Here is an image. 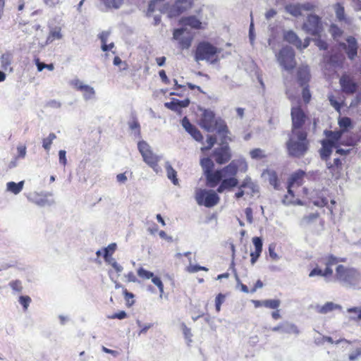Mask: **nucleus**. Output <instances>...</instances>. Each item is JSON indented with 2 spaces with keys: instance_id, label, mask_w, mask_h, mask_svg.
Segmentation results:
<instances>
[{
  "instance_id": "nucleus-35",
  "label": "nucleus",
  "mask_w": 361,
  "mask_h": 361,
  "mask_svg": "<svg viewBox=\"0 0 361 361\" xmlns=\"http://www.w3.org/2000/svg\"><path fill=\"white\" fill-rule=\"evenodd\" d=\"M286 10L288 13L295 17H298L302 14L301 4H288L286 6Z\"/></svg>"
},
{
  "instance_id": "nucleus-46",
  "label": "nucleus",
  "mask_w": 361,
  "mask_h": 361,
  "mask_svg": "<svg viewBox=\"0 0 361 361\" xmlns=\"http://www.w3.org/2000/svg\"><path fill=\"white\" fill-rule=\"evenodd\" d=\"M281 301L278 299L265 300L264 307L269 309L276 310L280 306Z\"/></svg>"
},
{
  "instance_id": "nucleus-36",
  "label": "nucleus",
  "mask_w": 361,
  "mask_h": 361,
  "mask_svg": "<svg viewBox=\"0 0 361 361\" xmlns=\"http://www.w3.org/2000/svg\"><path fill=\"white\" fill-rule=\"evenodd\" d=\"M62 37L61 28L60 27H55L50 30L47 42H52L56 39H61Z\"/></svg>"
},
{
  "instance_id": "nucleus-19",
  "label": "nucleus",
  "mask_w": 361,
  "mask_h": 361,
  "mask_svg": "<svg viewBox=\"0 0 361 361\" xmlns=\"http://www.w3.org/2000/svg\"><path fill=\"white\" fill-rule=\"evenodd\" d=\"M181 124L184 129L197 142H202L203 136L201 132L192 125L190 120L185 116L182 121Z\"/></svg>"
},
{
  "instance_id": "nucleus-2",
  "label": "nucleus",
  "mask_w": 361,
  "mask_h": 361,
  "mask_svg": "<svg viewBox=\"0 0 361 361\" xmlns=\"http://www.w3.org/2000/svg\"><path fill=\"white\" fill-rule=\"evenodd\" d=\"M200 164L205 178L206 185L210 188L218 186V193L231 190L238 185V180L235 178L238 166L235 161H233L225 167L217 170H214V163L209 157L200 159Z\"/></svg>"
},
{
  "instance_id": "nucleus-64",
  "label": "nucleus",
  "mask_w": 361,
  "mask_h": 361,
  "mask_svg": "<svg viewBox=\"0 0 361 361\" xmlns=\"http://www.w3.org/2000/svg\"><path fill=\"white\" fill-rule=\"evenodd\" d=\"M347 312L349 313H357V319L359 320H361V309H359L358 307H350L347 310Z\"/></svg>"
},
{
  "instance_id": "nucleus-28",
  "label": "nucleus",
  "mask_w": 361,
  "mask_h": 361,
  "mask_svg": "<svg viewBox=\"0 0 361 361\" xmlns=\"http://www.w3.org/2000/svg\"><path fill=\"white\" fill-rule=\"evenodd\" d=\"M74 86L78 90L82 92L83 96L86 99H91L94 95V90L93 87L87 85H83L80 80L75 81Z\"/></svg>"
},
{
  "instance_id": "nucleus-44",
  "label": "nucleus",
  "mask_w": 361,
  "mask_h": 361,
  "mask_svg": "<svg viewBox=\"0 0 361 361\" xmlns=\"http://www.w3.org/2000/svg\"><path fill=\"white\" fill-rule=\"evenodd\" d=\"M250 155L253 159H262L266 157L264 151L259 148H255L250 152Z\"/></svg>"
},
{
  "instance_id": "nucleus-1",
  "label": "nucleus",
  "mask_w": 361,
  "mask_h": 361,
  "mask_svg": "<svg viewBox=\"0 0 361 361\" xmlns=\"http://www.w3.org/2000/svg\"><path fill=\"white\" fill-rule=\"evenodd\" d=\"M291 130L286 147L288 155L294 158L304 157L309 150L310 140L307 137L310 126L316 130L318 118L312 119L307 111L300 105L293 106L290 109Z\"/></svg>"
},
{
  "instance_id": "nucleus-42",
  "label": "nucleus",
  "mask_w": 361,
  "mask_h": 361,
  "mask_svg": "<svg viewBox=\"0 0 361 361\" xmlns=\"http://www.w3.org/2000/svg\"><path fill=\"white\" fill-rule=\"evenodd\" d=\"M319 217V214L318 212L311 213L307 215H305L302 219V224L305 225H309Z\"/></svg>"
},
{
  "instance_id": "nucleus-26",
  "label": "nucleus",
  "mask_w": 361,
  "mask_h": 361,
  "mask_svg": "<svg viewBox=\"0 0 361 361\" xmlns=\"http://www.w3.org/2000/svg\"><path fill=\"white\" fill-rule=\"evenodd\" d=\"M272 331H280L285 334H295L299 333L297 326L289 322H283L271 329Z\"/></svg>"
},
{
  "instance_id": "nucleus-22",
  "label": "nucleus",
  "mask_w": 361,
  "mask_h": 361,
  "mask_svg": "<svg viewBox=\"0 0 361 361\" xmlns=\"http://www.w3.org/2000/svg\"><path fill=\"white\" fill-rule=\"evenodd\" d=\"M322 147L319 150L321 159L323 161H328L332 154L333 149L337 147L329 140H322L321 141Z\"/></svg>"
},
{
  "instance_id": "nucleus-45",
  "label": "nucleus",
  "mask_w": 361,
  "mask_h": 361,
  "mask_svg": "<svg viewBox=\"0 0 361 361\" xmlns=\"http://www.w3.org/2000/svg\"><path fill=\"white\" fill-rule=\"evenodd\" d=\"M206 142L207 146L201 148L202 152L211 149L216 142V138L214 135H207Z\"/></svg>"
},
{
  "instance_id": "nucleus-9",
  "label": "nucleus",
  "mask_w": 361,
  "mask_h": 361,
  "mask_svg": "<svg viewBox=\"0 0 361 361\" xmlns=\"http://www.w3.org/2000/svg\"><path fill=\"white\" fill-rule=\"evenodd\" d=\"M302 28L307 34L319 37L323 31L321 18L314 14L308 15L302 24Z\"/></svg>"
},
{
  "instance_id": "nucleus-59",
  "label": "nucleus",
  "mask_w": 361,
  "mask_h": 361,
  "mask_svg": "<svg viewBox=\"0 0 361 361\" xmlns=\"http://www.w3.org/2000/svg\"><path fill=\"white\" fill-rule=\"evenodd\" d=\"M59 163L63 166L67 164L66 152L65 150L61 149L59 152Z\"/></svg>"
},
{
  "instance_id": "nucleus-24",
  "label": "nucleus",
  "mask_w": 361,
  "mask_h": 361,
  "mask_svg": "<svg viewBox=\"0 0 361 361\" xmlns=\"http://www.w3.org/2000/svg\"><path fill=\"white\" fill-rule=\"evenodd\" d=\"M252 243L255 246V250L250 253V262L254 264L261 255L262 252V240L259 237H254L252 238Z\"/></svg>"
},
{
  "instance_id": "nucleus-12",
  "label": "nucleus",
  "mask_w": 361,
  "mask_h": 361,
  "mask_svg": "<svg viewBox=\"0 0 361 361\" xmlns=\"http://www.w3.org/2000/svg\"><path fill=\"white\" fill-rule=\"evenodd\" d=\"M228 142H222L221 140V146L215 148L212 154V158L214 159L216 164L222 165L228 163L231 157V150L228 145Z\"/></svg>"
},
{
  "instance_id": "nucleus-52",
  "label": "nucleus",
  "mask_w": 361,
  "mask_h": 361,
  "mask_svg": "<svg viewBox=\"0 0 361 361\" xmlns=\"http://www.w3.org/2000/svg\"><path fill=\"white\" fill-rule=\"evenodd\" d=\"M151 279L152 283L157 286L160 295L161 296L164 293V284L161 279L157 276L153 275Z\"/></svg>"
},
{
  "instance_id": "nucleus-4",
  "label": "nucleus",
  "mask_w": 361,
  "mask_h": 361,
  "mask_svg": "<svg viewBox=\"0 0 361 361\" xmlns=\"http://www.w3.org/2000/svg\"><path fill=\"white\" fill-rule=\"evenodd\" d=\"M200 111L201 114L198 124L202 129L207 132L216 130L223 142L232 140L228 136L230 131L225 121L217 118L215 113L211 109L200 108Z\"/></svg>"
},
{
  "instance_id": "nucleus-54",
  "label": "nucleus",
  "mask_w": 361,
  "mask_h": 361,
  "mask_svg": "<svg viewBox=\"0 0 361 361\" xmlns=\"http://www.w3.org/2000/svg\"><path fill=\"white\" fill-rule=\"evenodd\" d=\"M10 287L15 291L21 292L23 290V286L21 281L19 280L12 281L9 283Z\"/></svg>"
},
{
  "instance_id": "nucleus-29",
  "label": "nucleus",
  "mask_w": 361,
  "mask_h": 361,
  "mask_svg": "<svg viewBox=\"0 0 361 361\" xmlns=\"http://www.w3.org/2000/svg\"><path fill=\"white\" fill-rule=\"evenodd\" d=\"M339 130L345 134L353 128V123L350 118L347 116L339 117L338 119Z\"/></svg>"
},
{
  "instance_id": "nucleus-32",
  "label": "nucleus",
  "mask_w": 361,
  "mask_h": 361,
  "mask_svg": "<svg viewBox=\"0 0 361 361\" xmlns=\"http://www.w3.org/2000/svg\"><path fill=\"white\" fill-rule=\"evenodd\" d=\"M326 166L333 175H337L340 174L342 171L343 163L339 158H335L333 162H327Z\"/></svg>"
},
{
  "instance_id": "nucleus-10",
  "label": "nucleus",
  "mask_w": 361,
  "mask_h": 361,
  "mask_svg": "<svg viewBox=\"0 0 361 361\" xmlns=\"http://www.w3.org/2000/svg\"><path fill=\"white\" fill-rule=\"evenodd\" d=\"M194 4V0H176L173 4H166L164 10L169 18H175L190 9Z\"/></svg>"
},
{
  "instance_id": "nucleus-55",
  "label": "nucleus",
  "mask_w": 361,
  "mask_h": 361,
  "mask_svg": "<svg viewBox=\"0 0 361 361\" xmlns=\"http://www.w3.org/2000/svg\"><path fill=\"white\" fill-rule=\"evenodd\" d=\"M129 127L132 130H136L137 135L138 137L140 136V126L139 122L137 120H133L129 123Z\"/></svg>"
},
{
  "instance_id": "nucleus-25",
  "label": "nucleus",
  "mask_w": 361,
  "mask_h": 361,
  "mask_svg": "<svg viewBox=\"0 0 361 361\" xmlns=\"http://www.w3.org/2000/svg\"><path fill=\"white\" fill-rule=\"evenodd\" d=\"M361 140V135L359 136L356 133H347L344 134L342 137V140L340 142V145L344 146H350L354 147L360 142Z\"/></svg>"
},
{
  "instance_id": "nucleus-62",
  "label": "nucleus",
  "mask_w": 361,
  "mask_h": 361,
  "mask_svg": "<svg viewBox=\"0 0 361 361\" xmlns=\"http://www.w3.org/2000/svg\"><path fill=\"white\" fill-rule=\"evenodd\" d=\"M269 254L270 257L273 260H277L279 258L278 255L275 252V245H270L269 246Z\"/></svg>"
},
{
  "instance_id": "nucleus-7",
  "label": "nucleus",
  "mask_w": 361,
  "mask_h": 361,
  "mask_svg": "<svg viewBox=\"0 0 361 361\" xmlns=\"http://www.w3.org/2000/svg\"><path fill=\"white\" fill-rule=\"evenodd\" d=\"M318 261L325 265V269L322 270L317 266L310 272L309 277L322 276L326 279L331 277L334 273L331 267L338 262H345L346 259L339 258L332 254H329L325 257L319 258Z\"/></svg>"
},
{
  "instance_id": "nucleus-61",
  "label": "nucleus",
  "mask_w": 361,
  "mask_h": 361,
  "mask_svg": "<svg viewBox=\"0 0 361 361\" xmlns=\"http://www.w3.org/2000/svg\"><path fill=\"white\" fill-rule=\"evenodd\" d=\"M17 151H18V155L16 157V159H18V158H24L25 157V155H26V147H25V145H21L18 146Z\"/></svg>"
},
{
  "instance_id": "nucleus-57",
  "label": "nucleus",
  "mask_w": 361,
  "mask_h": 361,
  "mask_svg": "<svg viewBox=\"0 0 361 361\" xmlns=\"http://www.w3.org/2000/svg\"><path fill=\"white\" fill-rule=\"evenodd\" d=\"M127 317V314L125 311L123 310H121L118 312H116V313H114L110 316H108V318L109 319H123Z\"/></svg>"
},
{
  "instance_id": "nucleus-38",
  "label": "nucleus",
  "mask_w": 361,
  "mask_h": 361,
  "mask_svg": "<svg viewBox=\"0 0 361 361\" xmlns=\"http://www.w3.org/2000/svg\"><path fill=\"white\" fill-rule=\"evenodd\" d=\"M24 185V181H20L18 183L8 182L7 183V189L15 195L18 194L23 190Z\"/></svg>"
},
{
  "instance_id": "nucleus-56",
  "label": "nucleus",
  "mask_w": 361,
  "mask_h": 361,
  "mask_svg": "<svg viewBox=\"0 0 361 361\" xmlns=\"http://www.w3.org/2000/svg\"><path fill=\"white\" fill-rule=\"evenodd\" d=\"M30 302H31V298L27 295H25V296L23 295L19 298V302L23 307L25 310H26L27 309Z\"/></svg>"
},
{
  "instance_id": "nucleus-21",
  "label": "nucleus",
  "mask_w": 361,
  "mask_h": 361,
  "mask_svg": "<svg viewBox=\"0 0 361 361\" xmlns=\"http://www.w3.org/2000/svg\"><path fill=\"white\" fill-rule=\"evenodd\" d=\"M311 79V74L308 66H300L297 69V81L300 86L308 85Z\"/></svg>"
},
{
  "instance_id": "nucleus-13",
  "label": "nucleus",
  "mask_w": 361,
  "mask_h": 361,
  "mask_svg": "<svg viewBox=\"0 0 361 361\" xmlns=\"http://www.w3.org/2000/svg\"><path fill=\"white\" fill-rule=\"evenodd\" d=\"M137 148L142 156L143 160L150 167L154 169L158 166L159 157L153 153L150 146L144 140L137 143Z\"/></svg>"
},
{
  "instance_id": "nucleus-39",
  "label": "nucleus",
  "mask_w": 361,
  "mask_h": 361,
  "mask_svg": "<svg viewBox=\"0 0 361 361\" xmlns=\"http://www.w3.org/2000/svg\"><path fill=\"white\" fill-rule=\"evenodd\" d=\"M166 175L169 180L175 185H178L179 182L177 178V172L171 166V165L169 164L166 166Z\"/></svg>"
},
{
  "instance_id": "nucleus-11",
  "label": "nucleus",
  "mask_w": 361,
  "mask_h": 361,
  "mask_svg": "<svg viewBox=\"0 0 361 361\" xmlns=\"http://www.w3.org/2000/svg\"><path fill=\"white\" fill-rule=\"evenodd\" d=\"M294 50L289 47H283L277 55L280 65L286 71H290L296 66Z\"/></svg>"
},
{
  "instance_id": "nucleus-30",
  "label": "nucleus",
  "mask_w": 361,
  "mask_h": 361,
  "mask_svg": "<svg viewBox=\"0 0 361 361\" xmlns=\"http://www.w3.org/2000/svg\"><path fill=\"white\" fill-rule=\"evenodd\" d=\"M334 10L336 18L339 22H343L348 25L351 24V20L345 14V9L342 4L336 3L334 5Z\"/></svg>"
},
{
  "instance_id": "nucleus-27",
  "label": "nucleus",
  "mask_w": 361,
  "mask_h": 361,
  "mask_svg": "<svg viewBox=\"0 0 361 361\" xmlns=\"http://www.w3.org/2000/svg\"><path fill=\"white\" fill-rule=\"evenodd\" d=\"M190 102L189 99H185L183 100L172 99L170 102L165 103V106L172 111H179L182 108L188 106Z\"/></svg>"
},
{
  "instance_id": "nucleus-8",
  "label": "nucleus",
  "mask_w": 361,
  "mask_h": 361,
  "mask_svg": "<svg viewBox=\"0 0 361 361\" xmlns=\"http://www.w3.org/2000/svg\"><path fill=\"white\" fill-rule=\"evenodd\" d=\"M195 199L198 205L204 206L208 208L216 205L220 200L216 191L202 188H197L195 190Z\"/></svg>"
},
{
  "instance_id": "nucleus-16",
  "label": "nucleus",
  "mask_w": 361,
  "mask_h": 361,
  "mask_svg": "<svg viewBox=\"0 0 361 361\" xmlns=\"http://www.w3.org/2000/svg\"><path fill=\"white\" fill-rule=\"evenodd\" d=\"M179 24L184 26H189L195 30H204L207 26L206 22H201L195 16L181 18L179 20Z\"/></svg>"
},
{
  "instance_id": "nucleus-34",
  "label": "nucleus",
  "mask_w": 361,
  "mask_h": 361,
  "mask_svg": "<svg viewBox=\"0 0 361 361\" xmlns=\"http://www.w3.org/2000/svg\"><path fill=\"white\" fill-rule=\"evenodd\" d=\"M0 61L1 64V68L4 71H6L8 69L12 71V68H11V64L12 61V54L11 53L6 52L5 54H3L1 56Z\"/></svg>"
},
{
  "instance_id": "nucleus-63",
  "label": "nucleus",
  "mask_w": 361,
  "mask_h": 361,
  "mask_svg": "<svg viewBox=\"0 0 361 361\" xmlns=\"http://www.w3.org/2000/svg\"><path fill=\"white\" fill-rule=\"evenodd\" d=\"M301 7L302 11H312L314 10L316 6L312 3L307 2L301 4Z\"/></svg>"
},
{
  "instance_id": "nucleus-23",
  "label": "nucleus",
  "mask_w": 361,
  "mask_h": 361,
  "mask_svg": "<svg viewBox=\"0 0 361 361\" xmlns=\"http://www.w3.org/2000/svg\"><path fill=\"white\" fill-rule=\"evenodd\" d=\"M325 136L326 137L324 140H329L331 142V144L334 145L336 147H339L340 142L342 140L344 134L340 130H326L324 132Z\"/></svg>"
},
{
  "instance_id": "nucleus-58",
  "label": "nucleus",
  "mask_w": 361,
  "mask_h": 361,
  "mask_svg": "<svg viewBox=\"0 0 361 361\" xmlns=\"http://www.w3.org/2000/svg\"><path fill=\"white\" fill-rule=\"evenodd\" d=\"M315 44L320 50H326L328 49V44L324 40L317 38L314 39Z\"/></svg>"
},
{
  "instance_id": "nucleus-14",
  "label": "nucleus",
  "mask_w": 361,
  "mask_h": 361,
  "mask_svg": "<svg viewBox=\"0 0 361 361\" xmlns=\"http://www.w3.org/2000/svg\"><path fill=\"white\" fill-rule=\"evenodd\" d=\"M346 42L347 44L340 42L338 45L345 51L348 59L353 60L357 54L358 44L357 39L353 36H349L346 39Z\"/></svg>"
},
{
  "instance_id": "nucleus-31",
  "label": "nucleus",
  "mask_w": 361,
  "mask_h": 361,
  "mask_svg": "<svg viewBox=\"0 0 361 361\" xmlns=\"http://www.w3.org/2000/svg\"><path fill=\"white\" fill-rule=\"evenodd\" d=\"M284 39L288 43L295 46L298 49H301L302 47L301 39L292 30L288 31L284 34Z\"/></svg>"
},
{
  "instance_id": "nucleus-3",
  "label": "nucleus",
  "mask_w": 361,
  "mask_h": 361,
  "mask_svg": "<svg viewBox=\"0 0 361 361\" xmlns=\"http://www.w3.org/2000/svg\"><path fill=\"white\" fill-rule=\"evenodd\" d=\"M305 172L299 169L293 173L288 180L287 193L283 198V202L286 205H303L304 200L308 198V189L301 188Z\"/></svg>"
},
{
  "instance_id": "nucleus-18",
  "label": "nucleus",
  "mask_w": 361,
  "mask_h": 361,
  "mask_svg": "<svg viewBox=\"0 0 361 361\" xmlns=\"http://www.w3.org/2000/svg\"><path fill=\"white\" fill-rule=\"evenodd\" d=\"M340 85L343 92L345 94H353L357 89V84L348 75H343L341 76Z\"/></svg>"
},
{
  "instance_id": "nucleus-20",
  "label": "nucleus",
  "mask_w": 361,
  "mask_h": 361,
  "mask_svg": "<svg viewBox=\"0 0 361 361\" xmlns=\"http://www.w3.org/2000/svg\"><path fill=\"white\" fill-rule=\"evenodd\" d=\"M181 124L184 129L197 142H202L203 136L201 132L192 125L190 120L185 116L182 121Z\"/></svg>"
},
{
  "instance_id": "nucleus-41",
  "label": "nucleus",
  "mask_w": 361,
  "mask_h": 361,
  "mask_svg": "<svg viewBox=\"0 0 361 361\" xmlns=\"http://www.w3.org/2000/svg\"><path fill=\"white\" fill-rule=\"evenodd\" d=\"M108 8L117 9L123 4V0H100Z\"/></svg>"
},
{
  "instance_id": "nucleus-50",
  "label": "nucleus",
  "mask_w": 361,
  "mask_h": 361,
  "mask_svg": "<svg viewBox=\"0 0 361 361\" xmlns=\"http://www.w3.org/2000/svg\"><path fill=\"white\" fill-rule=\"evenodd\" d=\"M226 296L222 293H219L215 298V308L217 312L221 310V306L225 301Z\"/></svg>"
},
{
  "instance_id": "nucleus-43",
  "label": "nucleus",
  "mask_w": 361,
  "mask_h": 361,
  "mask_svg": "<svg viewBox=\"0 0 361 361\" xmlns=\"http://www.w3.org/2000/svg\"><path fill=\"white\" fill-rule=\"evenodd\" d=\"M56 138V136L54 133H49V136L46 138H44L42 140V147L44 149L49 152L50 150L51 146L52 145L53 140Z\"/></svg>"
},
{
  "instance_id": "nucleus-17",
  "label": "nucleus",
  "mask_w": 361,
  "mask_h": 361,
  "mask_svg": "<svg viewBox=\"0 0 361 361\" xmlns=\"http://www.w3.org/2000/svg\"><path fill=\"white\" fill-rule=\"evenodd\" d=\"M344 60L345 57L341 53L326 54L324 56L323 63L326 67L337 68L342 67Z\"/></svg>"
},
{
  "instance_id": "nucleus-6",
  "label": "nucleus",
  "mask_w": 361,
  "mask_h": 361,
  "mask_svg": "<svg viewBox=\"0 0 361 361\" xmlns=\"http://www.w3.org/2000/svg\"><path fill=\"white\" fill-rule=\"evenodd\" d=\"M221 51V49L210 42L202 41L197 44L195 50V59L196 61H207L214 64L219 61V54Z\"/></svg>"
},
{
  "instance_id": "nucleus-15",
  "label": "nucleus",
  "mask_w": 361,
  "mask_h": 361,
  "mask_svg": "<svg viewBox=\"0 0 361 361\" xmlns=\"http://www.w3.org/2000/svg\"><path fill=\"white\" fill-rule=\"evenodd\" d=\"M185 29L177 28L173 30V39L178 42V47L180 49H188L192 44L193 37L191 35L183 37Z\"/></svg>"
},
{
  "instance_id": "nucleus-40",
  "label": "nucleus",
  "mask_w": 361,
  "mask_h": 361,
  "mask_svg": "<svg viewBox=\"0 0 361 361\" xmlns=\"http://www.w3.org/2000/svg\"><path fill=\"white\" fill-rule=\"evenodd\" d=\"M116 249V243H111L109 245L106 247L104 248V258L106 262H108L113 259L111 257L112 255L114 253L115 250Z\"/></svg>"
},
{
  "instance_id": "nucleus-49",
  "label": "nucleus",
  "mask_w": 361,
  "mask_h": 361,
  "mask_svg": "<svg viewBox=\"0 0 361 361\" xmlns=\"http://www.w3.org/2000/svg\"><path fill=\"white\" fill-rule=\"evenodd\" d=\"M302 87H303L302 91V99L305 104H308L311 100V93L309 89V85Z\"/></svg>"
},
{
  "instance_id": "nucleus-51",
  "label": "nucleus",
  "mask_w": 361,
  "mask_h": 361,
  "mask_svg": "<svg viewBox=\"0 0 361 361\" xmlns=\"http://www.w3.org/2000/svg\"><path fill=\"white\" fill-rule=\"evenodd\" d=\"M185 270L189 273H195L199 271H207L209 269L206 267H202V266H200L197 264H196V265L190 264L189 266H188L186 267Z\"/></svg>"
},
{
  "instance_id": "nucleus-48",
  "label": "nucleus",
  "mask_w": 361,
  "mask_h": 361,
  "mask_svg": "<svg viewBox=\"0 0 361 361\" xmlns=\"http://www.w3.org/2000/svg\"><path fill=\"white\" fill-rule=\"evenodd\" d=\"M137 275L142 279H152L154 274L149 271L145 269L142 267H140L137 271Z\"/></svg>"
},
{
  "instance_id": "nucleus-5",
  "label": "nucleus",
  "mask_w": 361,
  "mask_h": 361,
  "mask_svg": "<svg viewBox=\"0 0 361 361\" xmlns=\"http://www.w3.org/2000/svg\"><path fill=\"white\" fill-rule=\"evenodd\" d=\"M335 279L348 287L357 286L361 281L360 272L354 267L339 264L336 267Z\"/></svg>"
},
{
  "instance_id": "nucleus-53",
  "label": "nucleus",
  "mask_w": 361,
  "mask_h": 361,
  "mask_svg": "<svg viewBox=\"0 0 361 361\" xmlns=\"http://www.w3.org/2000/svg\"><path fill=\"white\" fill-rule=\"evenodd\" d=\"M123 293L124 295L125 300L126 301V304L128 306L130 307L133 305L134 300V295L132 293L128 291L126 288H123Z\"/></svg>"
},
{
  "instance_id": "nucleus-33",
  "label": "nucleus",
  "mask_w": 361,
  "mask_h": 361,
  "mask_svg": "<svg viewBox=\"0 0 361 361\" xmlns=\"http://www.w3.org/2000/svg\"><path fill=\"white\" fill-rule=\"evenodd\" d=\"M306 200H309L310 202H312L315 206L323 207L328 204V200L326 197H324L321 192H319L317 193V197H310L308 196V198H306L304 202Z\"/></svg>"
},
{
  "instance_id": "nucleus-37",
  "label": "nucleus",
  "mask_w": 361,
  "mask_h": 361,
  "mask_svg": "<svg viewBox=\"0 0 361 361\" xmlns=\"http://www.w3.org/2000/svg\"><path fill=\"white\" fill-rule=\"evenodd\" d=\"M240 188L249 190V193L252 194L257 191L255 184L252 181L250 178H245L239 185Z\"/></svg>"
},
{
  "instance_id": "nucleus-47",
  "label": "nucleus",
  "mask_w": 361,
  "mask_h": 361,
  "mask_svg": "<svg viewBox=\"0 0 361 361\" xmlns=\"http://www.w3.org/2000/svg\"><path fill=\"white\" fill-rule=\"evenodd\" d=\"M336 308V305L331 302H328L322 306L319 312L322 314H326Z\"/></svg>"
},
{
  "instance_id": "nucleus-60",
  "label": "nucleus",
  "mask_w": 361,
  "mask_h": 361,
  "mask_svg": "<svg viewBox=\"0 0 361 361\" xmlns=\"http://www.w3.org/2000/svg\"><path fill=\"white\" fill-rule=\"evenodd\" d=\"M108 263L111 265V267L114 269L116 273L120 274L121 272L123 271V267L118 263H117L115 259H113L112 260L108 262Z\"/></svg>"
}]
</instances>
